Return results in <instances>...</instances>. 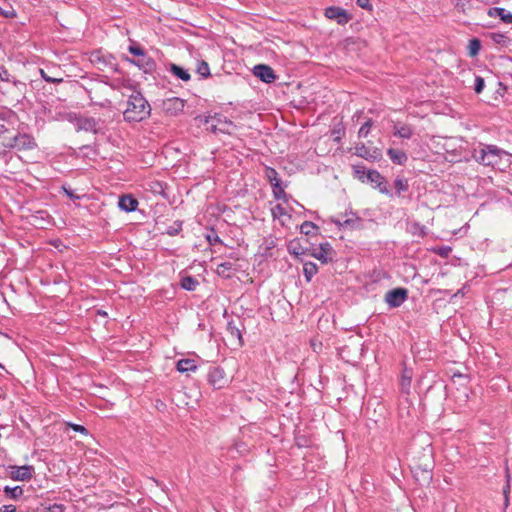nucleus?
Here are the masks:
<instances>
[{"instance_id":"f257e3e1","label":"nucleus","mask_w":512,"mask_h":512,"mask_svg":"<svg viewBox=\"0 0 512 512\" xmlns=\"http://www.w3.org/2000/svg\"><path fill=\"white\" fill-rule=\"evenodd\" d=\"M472 156L479 164L495 167L505 156L512 157V154L493 144H480L474 149Z\"/></svg>"},{"instance_id":"f03ea898","label":"nucleus","mask_w":512,"mask_h":512,"mask_svg":"<svg viewBox=\"0 0 512 512\" xmlns=\"http://www.w3.org/2000/svg\"><path fill=\"white\" fill-rule=\"evenodd\" d=\"M150 115V105L140 93H133L123 112L124 119L128 122H139Z\"/></svg>"},{"instance_id":"7ed1b4c3","label":"nucleus","mask_w":512,"mask_h":512,"mask_svg":"<svg viewBox=\"0 0 512 512\" xmlns=\"http://www.w3.org/2000/svg\"><path fill=\"white\" fill-rule=\"evenodd\" d=\"M128 51L134 56L138 57L136 60L126 58V60L143 70L145 73L151 72L155 68V61L147 55L145 50L138 44H132L128 47Z\"/></svg>"},{"instance_id":"20e7f679","label":"nucleus","mask_w":512,"mask_h":512,"mask_svg":"<svg viewBox=\"0 0 512 512\" xmlns=\"http://www.w3.org/2000/svg\"><path fill=\"white\" fill-rule=\"evenodd\" d=\"M75 125L77 131L91 132L94 134L104 132V121L93 117H77Z\"/></svg>"},{"instance_id":"39448f33","label":"nucleus","mask_w":512,"mask_h":512,"mask_svg":"<svg viewBox=\"0 0 512 512\" xmlns=\"http://www.w3.org/2000/svg\"><path fill=\"white\" fill-rule=\"evenodd\" d=\"M8 469L10 478L15 481H28L32 478L34 473V468L31 465H11Z\"/></svg>"},{"instance_id":"423d86ee","label":"nucleus","mask_w":512,"mask_h":512,"mask_svg":"<svg viewBox=\"0 0 512 512\" xmlns=\"http://www.w3.org/2000/svg\"><path fill=\"white\" fill-rule=\"evenodd\" d=\"M407 297L408 291L405 288H395L386 293L385 301L389 307L396 308L401 306Z\"/></svg>"},{"instance_id":"0eeeda50","label":"nucleus","mask_w":512,"mask_h":512,"mask_svg":"<svg viewBox=\"0 0 512 512\" xmlns=\"http://www.w3.org/2000/svg\"><path fill=\"white\" fill-rule=\"evenodd\" d=\"M332 222L339 227L344 228H358L361 223V219L352 211L345 212L337 218H332Z\"/></svg>"},{"instance_id":"6e6552de","label":"nucleus","mask_w":512,"mask_h":512,"mask_svg":"<svg viewBox=\"0 0 512 512\" xmlns=\"http://www.w3.org/2000/svg\"><path fill=\"white\" fill-rule=\"evenodd\" d=\"M455 378H458L460 380V388L458 390V395H455V401L459 402L460 405L465 404L468 400V392L469 389L467 387L468 384V377L466 375H462L460 373H454L451 377V380L453 383H455Z\"/></svg>"},{"instance_id":"1a4fd4ad","label":"nucleus","mask_w":512,"mask_h":512,"mask_svg":"<svg viewBox=\"0 0 512 512\" xmlns=\"http://www.w3.org/2000/svg\"><path fill=\"white\" fill-rule=\"evenodd\" d=\"M185 102L183 99L178 97L168 98L163 101V110L169 115H178L184 109Z\"/></svg>"},{"instance_id":"9d476101","label":"nucleus","mask_w":512,"mask_h":512,"mask_svg":"<svg viewBox=\"0 0 512 512\" xmlns=\"http://www.w3.org/2000/svg\"><path fill=\"white\" fill-rule=\"evenodd\" d=\"M366 180L373 185V187L378 188L381 193L388 194L389 190L387 188V183L384 177L376 170H368L366 173Z\"/></svg>"},{"instance_id":"9b49d317","label":"nucleus","mask_w":512,"mask_h":512,"mask_svg":"<svg viewBox=\"0 0 512 512\" xmlns=\"http://www.w3.org/2000/svg\"><path fill=\"white\" fill-rule=\"evenodd\" d=\"M208 382L215 389H221L226 384L225 373L219 367H213L208 372Z\"/></svg>"},{"instance_id":"f8f14e48","label":"nucleus","mask_w":512,"mask_h":512,"mask_svg":"<svg viewBox=\"0 0 512 512\" xmlns=\"http://www.w3.org/2000/svg\"><path fill=\"white\" fill-rule=\"evenodd\" d=\"M325 16L329 19L336 20L340 25L346 24L351 18L346 10L336 6L326 8Z\"/></svg>"},{"instance_id":"ddd939ff","label":"nucleus","mask_w":512,"mask_h":512,"mask_svg":"<svg viewBox=\"0 0 512 512\" xmlns=\"http://www.w3.org/2000/svg\"><path fill=\"white\" fill-rule=\"evenodd\" d=\"M253 74L265 83H272L276 79L274 70L265 64H258L253 68Z\"/></svg>"},{"instance_id":"4468645a","label":"nucleus","mask_w":512,"mask_h":512,"mask_svg":"<svg viewBox=\"0 0 512 512\" xmlns=\"http://www.w3.org/2000/svg\"><path fill=\"white\" fill-rule=\"evenodd\" d=\"M412 473L420 484L429 483L432 479L431 467L428 464H425L424 466L414 464L412 466Z\"/></svg>"},{"instance_id":"2eb2a0df","label":"nucleus","mask_w":512,"mask_h":512,"mask_svg":"<svg viewBox=\"0 0 512 512\" xmlns=\"http://www.w3.org/2000/svg\"><path fill=\"white\" fill-rule=\"evenodd\" d=\"M10 147L22 149H32L35 146L34 139L27 134L16 135L9 144Z\"/></svg>"},{"instance_id":"dca6fc26","label":"nucleus","mask_w":512,"mask_h":512,"mask_svg":"<svg viewBox=\"0 0 512 512\" xmlns=\"http://www.w3.org/2000/svg\"><path fill=\"white\" fill-rule=\"evenodd\" d=\"M333 249L329 243L321 244L319 249L312 256L320 260L322 263H328L332 260Z\"/></svg>"},{"instance_id":"f3484780","label":"nucleus","mask_w":512,"mask_h":512,"mask_svg":"<svg viewBox=\"0 0 512 512\" xmlns=\"http://www.w3.org/2000/svg\"><path fill=\"white\" fill-rule=\"evenodd\" d=\"M118 206L125 212H132L137 209L138 201L131 195H123L119 198Z\"/></svg>"},{"instance_id":"a211bd4d","label":"nucleus","mask_w":512,"mask_h":512,"mask_svg":"<svg viewBox=\"0 0 512 512\" xmlns=\"http://www.w3.org/2000/svg\"><path fill=\"white\" fill-rule=\"evenodd\" d=\"M488 15L491 17H499L504 23L511 24L512 23V13L507 11L502 7H494L490 8L488 11Z\"/></svg>"},{"instance_id":"6ab92c4d","label":"nucleus","mask_w":512,"mask_h":512,"mask_svg":"<svg viewBox=\"0 0 512 512\" xmlns=\"http://www.w3.org/2000/svg\"><path fill=\"white\" fill-rule=\"evenodd\" d=\"M387 155L393 163L398 165L404 164L408 159L405 152L393 148L387 150Z\"/></svg>"},{"instance_id":"aec40b11","label":"nucleus","mask_w":512,"mask_h":512,"mask_svg":"<svg viewBox=\"0 0 512 512\" xmlns=\"http://www.w3.org/2000/svg\"><path fill=\"white\" fill-rule=\"evenodd\" d=\"M176 368L179 372L184 373L188 371H195L197 366L192 359H181L177 362Z\"/></svg>"},{"instance_id":"412c9836","label":"nucleus","mask_w":512,"mask_h":512,"mask_svg":"<svg viewBox=\"0 0 512 512\" xmlns=\"http://www.w3.org/2000/svg\"><path fill=\"white\" fill-rule=\"evenodd\" d=\"M170 72L174 76L178 77L179 79H181L183 81H188L190 79L189 72L186 69H184L176 64H171Z\"/></svg>"},{"instance_id":"4be33fe9","label":"nucleus","mask_w":512,"mask_h":512,"mask_svg":"<svg viewBox=\"0 0 512 512\" xmlns=\"http://www.w3.org/2000/svg\"><path fill=\"white\" fill-rule=\"evenodd\" d=\"M394 135L400 138L409 139L413 134V130L408 125L395 126Z\"/></svg>"},{"instance_id":"5701e85b","label":"nucleus","mask_w":512,"mask_h":512,"mask_svg":"<svg viewBox=\"0 0 512 512\" xmlns=\"http://www.w3.org/2000/svg\"><path fill=\"white\" fill-rule=\"evenodd\" d=\"M318 267L313 262H306L303 266V274L306 280L309 282L313 278V276L317 273Z\"/></svg>"},{"instance_id":"b1692460","label":"nucleus","mask_w":512,"mask_h":512,"mask_svg":"<svg viewBox=\"0 0 512 512\" xmlns=\"http://www.w3.org/2000/svg\"><path fill=\"white\" fill-rule=\"evenodd\" d=\"M4 492L7 494V496L13 500H18L22 497L24 490L21 486H15V487H4Z\"/></svg>"},{"instance_id":"393cba45","label":"nucleus","mask_w":512,"mask_h":512,"mask_svg":"<svg viewBox=\"0 0 512 512\" xmlns=\"http://www.w3.org/2000/svg\"><path fill=\"white\" fill-rule=\"evenodd\" d=\"M227 331H228V333L230 334L231 337H234V338L238 339L240 346L243 345V339H242L241 331H240L239 327H237L233 321L228 322V324H227Z\"/></svg>"},{"instance_id":"a878e982","label":"nucleus","mask_w":512,"mask_h":512,"mask_svg":"<svg viewBox=\"0 0 512 512\" xmlns=\"http://www.w3.org/2000/svg\"><path fill=\"white\" fill-rule=\"evenodd\" d=\"M198 284V281L192 276H185L181 280V287L187 291H194Z\"/></svg>"},{"instance_id":"bb28decb","label":"nucleus","mask_w":512,"mask_h":512,"mask_svg":"<svg viewBox=\"0 0 512 512\" xmlns=\"http://www.w3.org/2000/svg\"><path fill=\"white\" fill-rule=\"evenodd\" d=\"M265 175H266L268 181L270 182L271 186H274V183H277V184L281 183V180L278 177V172L274 168L266 167Z\"/></svg>"},{"instance_id":"cd10ccee","label":"nucleus","mask_w":512,"mask_h":512,"mask_svg":"<svg viewBox=\"0 0 512 512\" xmlns=\"http://www.w3.org/2000/svg\"><path fill=\"white\" fill-rule=\"evenodd\" d=\"M481 49V42L479 39L477 38H473L469 41V44H468V54L470 56H476L479 51Z\"/></svg>"},{"instance_id":"c85d7f7f","label":"nucleus","mask_w":512,"mask_h":512,"mask_svg":"<svg viewBox=\"0 0 512 512\" xmlns=\"http://www.w3.org/2000/svg\"><path fill=\"white\" fill-rule=\"evenodd\" d=\"M394 187L396 189V192L400 195L402 192H405L408 190V181L407 179L403 177H397L394 181Z\"/></svg>"},{"instance_id":"c756f323","label":"nucleus","mask_w":512,"mask_h":512,"mask_svg":"<svg viewBox=\"0 0 512 512\" xmlns=\"http://www.w3.org/2000/svg\"><path fill=\"white\" fill-rule=\"evenodd\" d=\"M233 264L231 262H223L217 266V273L223 277H230Z\"/></svg>"},{"instance_id":"7c9ffc66","label":"nucleus","mask_w":512,"mask_h":512,"mask_svg":"<svg viewBox=\"0 0 512 512\" xmlns=\"http://www.w3.org/2000/svg\"><path fill=\"white\" fill-rule=\"evenodd\" d=\"M272 191L276 199L287 201V194L285 193L284 188L281 186V183H274V186H272Z\"/></svg>"},{"instance_id":"2f4dec72","label":"nucleus","mask_w":512,"mask_h":512,"mask_svg":"<svg viewBox=\"0 0 512 512\" xmlns=\"http://www.w3.org/2000/svg\"><path fill=\"white\" fill-rule=\"evenodd\" d=\"M372 127V120H367L359 129L358 136L360 138H366L368 134L370 133V129Z\"/></svg>"},{"instance_id":"473e14b6","label":"nucleus","mask_w":512,"mask_h":512,"mask_svg":"<svg viewBox=\"0 0 512 512\" xmlns=\"http://www.w3.org/2000/svg\"><path fill=\"white\" fill-rule=\"evenodd\" d=\"M485 87V81L481 76L474 75V86L475 93L480 94Z\"/></svg>"},{"instance_id":"72a5a7b5","label":"nucleus","mask_w":512,"mask_h":512,"mask_svg":"<svg viewBox=\"0 0 512 512\" xmlns=\"http://www.w3.org/2000/svg\"><path fill=\"white\" fill-rule=\"evenodd\" d=\"M316 229H317V226L310 221H305L300 227L301 233H303L305 235H309Z\"/></svg>"},{"instance_id":"f704fd0d","label":"nucleus","mask_w":512,"mask_h":512,"mask_svg":"<svg viewBox=\"0 0 512 512\" xmlns=\"http://www.w3.org/2000/svg\"><path fill=\"white\" fill-rule=\"evenodd\" d=\"M197 72L204 78L208 77L210 75V69L208 64L204 61L199 63Z\"/></svg>"},{"instance_id":"c9c22d12","label":"nucleus","mask_w":512,"mask_h":512,"mask_svg":"<svg viewBox=\"0 0 512 512\" xmlns=\"http://www.w3.org/2000/svg\"><path fill=\"white\" fill-rule=\"evenodd\" d=\"M469 2L470 0H457L456 4H455V8L458 10V11H461V12H466V10L469 8Z\"/></svg>"},{"instance_id":"e433bc0d","label":"nucleus","mask_w":512,"mask_h":512,"mask_svg":"<svg viewBox=\"0 0 512 512\" xmlns=\"http://www.w3.org/2000/svg\"><path fill=\"white\" fill-rule=\"evenodd\" d=\"M492 39L498 44H505L508 40V37L502 33H494L492 35Z\"/></svg>"},{"instance_id":"4c0bfd02","label":"nucleus","mask_w":512,"mask_h":512,"mask_svg":"<svg viewBox=\"0 0 512 512\" xmlns=\"http://www.w3.org/2000/svg\"><path fill=\"white\" fill-rule=\"evenodd\" d=\"M272 214L274 217H280L286 214L285 208L278 204L272 208Z\"/></svg>"},{"instance_id":"58836bf2","label":"nucleus","mask_w":512,"mask_h":512,"mask_svg":"<svg viewBox=\"0 0 512 512\" xmlns=\"http://www.w3.org/2000/svg\"><path fill=\"white\" fill-rule=\"evenodd\" d=\"M354 172H355V174L357 175V177H358L359 179H361L362 181H364V178H366V173H367V172L364 170V167L356 165V166H354Z\"/></svg>"},{"instance_id":"ea45409f","label":"nucleus","mask_w":512,"mask_h":512,"mask_svg":"<svg viewBox=\"0 0 512 512\" xmlns=\"http://www.w3.org/2000/svg\"><path fill=\"white\" fill-rule=\"evenodd\" d=\"M356 4L361 7L362 9L371 11L372 5L370 3V0H356Z\"/></svg>"},{"instance_id":"a19ab883","label":"nucleus","mask_w":512,"mask_h":512,"mask_svg":"<svg viewBox=\"0 0 512 512\" xmlns=\"http://www.w3.org/2000/svg\"><path fill=\"white\" fill-rule=\"evenodd\" d=\"M509 493H510V484H509V479H508L506 485L503 488V494H504V498H505L504 504L506 507L509 505Z\"/></svg>"},{"instance_id":"79ce46f5","label":"nucleus","mask_w":512,"mask_h":512,"mask_svg":"<svg viewBox=\"0 0 512 512\" xmlns=\"http://www.w3.org/2000/svg\"><path fill=\"white\" fill-rule=\"evenodd\" d=\"M0 14H2L6 18H13L14 16H16L14 9L11 7L9 9H2L0 7Z\"/></svg>"},{"instance_id":"37998d69","label":"nucleus","mask_w":512,"mask_h":512,"mask_svg":"<svg viewBox=\"0 0 512 512\" xmlns=\"http://www.w3.org/2000/svg\"><path fill=\"white\" fill-rule=\"evenodd\" d=\"M41 75L45 81L50 82V83H57V82L62 81V79H57V78H52L51 76H47L43 70H41Z\"/></svg>"},{"instance_id":"c03bdc74","label":"nucleus","mask_w":512,"mask_h":512,"mask_svg":"<svg viewBox=\"0 0 512 512\" xmlns=\"http://www.w3.org/2000/svg\"><path fill=\"white\" fill-rule=\"evenodd\" d=\"M45 512H64V509L62 505L54 504L50 506Z\"/></svg>"},{"instance_id":"a18cd8bd","label":"nucleus","mask_w":512,"mask_h":512,"mask_svg":"<svg viewBox=\"0 0 512 512\" xmlns=\"http://www.w3.org/2000/svg\"><path fill=\"white\" fill-rule=\"evenodd\" d=\"M71 427L74 431L80 432L82 434H88L87 429L82 425L72 424Z\"/></svg>"},{"instance_id":"49530a36","label":"nucleus","mask_w":512,"mask_h":512,"mask_svg":"<svg viewBox=\"0 0 512 512\" xmlns=\"http://www.w3.org/2000/svg\"><path fill=\"white\" fill-rule=\"evenodd\" d=\"M0 512H16V506L4 505L0 508Z\"/></svg>"},{"instance_id":"de8ad7c7","label":"nucleus","mask_w":512,"mask_h":512,"mask_svg":"<svg viewBox=\"0 0 512 512\" xmlns=\"http://www.w3.org/2000/svg\"><path fill=\"white\" fill-rule=\"evenodd\" d=\"M0 79L3 81L9 80V73L5 68H0Z\"/></svg>"},{"instance_id":"09e8293b","label":"nucleus","mask_w":512,"mask_h":512,"mask_svg":"<svg viewBox=\"0 0 512 512\" xmlns=\"http://www.w3.org/2000/svg\"><path fill=\"white\" fill-rule=\"evenodd\" d=\"M410 381H411V378L410 376H406L404 375L403 378H402V387L405 388V387H409L410 386Z\"/></svg>"},{"instance_id":"8fccbe9b","label":"nucleus","mask_w":512,"mask_h":512,"mask_svg":"<svg viewBox=\"0 0 512 512\" xmlns=\"http://www.w3.org/2000/svg\"><path fill=\"white\" fill-rule=\"evenodd\" d=\"M356 149H357V154L359 156L366 157L365 156L366 148L364 146L357 147Z\"/></svg>"},{"instance_id":"3c124183","label":"nucleus","mask_w":512,"mask_h":512,"mask_svg":"<svg viewBox=\"0 0 512 512\" xmlns=\"http://www.w3.org/2000/svg\"><path fill=\"white\" fill-rule=\"evenodd\" d=\"M179 229L180 228H172V227H170L167 232H168L169 235H176L178 233Z\"/></svg>"},{"instance_id":"603ef678","label":"nucleus","mask_w":512,"mask_h":512,"mask_svg":"<svg viewBox=\"0 0 512 512\" xmlns=\"http://www.w3.org/2000/svg\"><path fill=\"white\" fill-rule=\"evenodd\" d=\"M289 252H290L291 254L296 255V256H298V255L302 254V252H300L298 249H296V248H292L291 246L289 247Z\"/></svg>"},{"instance_id":"864d4df0","label":"nucleus","mask_w":512,"mask_h":512,"mask_svg":"<svg viewBox=\"0 0 512 512\" xmlns=\"http://www.w3.org/2000/svg\"><path fill=\"white\" fill-rule=\"evenodd\" d=\"M65 190V193L67 194L68 197L70 198H79L78 196H75L71 190H67V189H64Z\"/></svg>"},{"instance_id":"5fc2aeb1","label":"nucleus","mask_w":512,"mask_h":512,"mask_svg":"<svg viewBox=\"0 0 512 512\" xmlns=\"http://www.w3.org/2000/svg\"><path fill=\"white\" fill-rule=\"evenodd\" d=\"M448 254V248L444 247L440 249V255L444 256Z\"/></svg>"},{"instance_id":"6e6d98bb","label":"nucleus","mask_w":512,"mask_h":512,"mask_svg":"<svg viewBox=\"0 0 512 512\" xmlns=\"http://www.w3.org/2000/svg\"><path fill=\"white\" fill-rule=\"evenodd\" d=\"M456 114H457V112H455L454 110H452V109L450 108V112H449L450 118H455V117H456Z\"/></svg>"},{"instance_id":"4d7b16f0","label":"nucleus","mask_w":512,"mask_h":512,"mask_svg":"<svg viewBox=\"0 0 512 512\" xmlns=\"http://www.w3.org/2000/svg\"><path fill=\"white\" fill-rule=\"evenodd\" d=\"M462 291H463V289H459V290L457 291V293H455V294L452 296V299L457 298L458 294H459V293H462Z\"/></svg>"},{"instance_id":"13d9d810","label":"nucleus","mask_w":512,"mask_h":512,"mask_svg":"<svg viewBox=\"0 0 512 512\" xmlns=\"http://www.w3.org/2000/svg\"><path fill=\"white\" fill-rule=\"evenodd\" d=\"M207 239L210 242V244H213L214 238H211L210 236H208Z\"/></svg>"},{"instance_id":"bf43d9fd","label":"nucleus","mask_w":512,"mask_h":512,"mask_svg":"<svg viewBox=\"0 0 512 512\" xmlns=\"http://www.w3.org/2000/svg\"><path fill=\"white\" fill-rule=\"evenodd\" d=\"M214 242H220V239H219V237H218V236H215V237H214Z\"/></svg>"},{"instance_id":"052dcab7","label":"nucleus","mask_w":512,"mask_h":512,"mask_svg":"<svg viewBox=\"0 0 512 512\" xmlns=\"http://www.w3.org/2000/svg\"><path fill=\"white\" fill-rule=\"evenodd\" d=\"M0 367L2 368L3 366L0 364Z\"/></svg>"}]
</instances>
